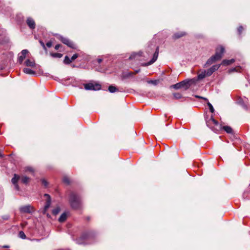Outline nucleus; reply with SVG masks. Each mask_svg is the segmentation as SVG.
Wrapping results in <instances>:
<instances>
[{
	"label": "nucleus",
	"instance_id": "f257e3e1",
	"mask_svg": "<svg viewBox=\"0 0 250 250\" xmlns=\"http://www.w3.org/2000/svg\"><path fill=\"white\" fill-rule=\"evenodd\" d=\"M195 80L194 79L185 80L180 83H177L171 86V87L178 89L180 88H184L185 90H187L189 88L191 84L194 83Z\"/></svg>",
	"mask_w": 250,
	"mask_h": 250
},
{
	"label": "nucleus",
	"instance_id": "f03ea898",
	"mask_svg": "<svg viewBox=\"0 0 250 250\" xmlns=\"http://www.w3.org/2000/svg\"><path fill=\"white\" fill-rule=\"evenodd\" d=\"M69 202L73 208L77 209L80 208L81 205V200L80 197L75 193L72 192L70 194Z\"/></svg>",
	"mask_w": 250,
	"mask_h": 250
},
{
	"label": "nucleus",
	"instance_id": "7ed1b4c3",
	"mask_svg": "<svg viewBox=\"0 0 250 250\" xmlns=\"http://www.w3.org/2000/svg\"><path fill=\"white\" fill-rule=\"evenodd\" d=\"M211 122L213 124L216 126L217 128L216 130H218L221 129H223L226 132L228 133H231L232 132V128L229 126H222L221 125H219L218 123L215 121L214 119H211Z\"/></svg>",
	"mask_w": 250,
	"mask_h": 250
},
{
	"label": "nucleus",
	"instance_id": "20e7f679",
	"mask_svg": "<svg viewBox=\"0 0 250 250\" xmlns=\"http://www.w3.org/2000/svg\"><path fill=\"white\" fill-rule=\"evenodd\" d=\"M85 89L87 90H98L101 88V85L98 83H88L84 84Z\"/></svg>",
	"mask_w": 250,
	"mask_h": 250
},
{
	"label": "nucleus",
	"instance_id": "39448f33",
	"mask_svg": "<svg viewBox=\"0 0 250 250\" xmlns=\"http://www.w3.org/2000/svg\"><path fill=\"white\" fill-rule=\"evenodd\" d=\"M224 51V47H223L222 46H220L216 48L215 54L214 55H213V56L217 61H218L220 60L222 57Z\"/></svg>",
	"mask_w": 250,
	"mask_h": 250
},
{
	"label": "nucleus",
	"instance_id": "423d86ee",
	"mask_svg": "<svg viewBox=\"0 0 250 250\" xmlns=\"http://www.w3.org/2000/svg\"><path fill=\"white\" fill-rule=\"evenodd\" d=\"M58 38L62 42H63L64 44L67 45L69 47L72 48H76V45L69 39L67 38L63 37L61 35L58 36Z\"/></svg>",
	"mask_w": 250,
	"mask_h": 250
},
{
	"label": "nucleus",
	"instance_id": "0eeeda50",
	"mask_svg": "<svg viewBox=\"0 0 250 250\" xmlns=\"http://www.w3.org/2000/svg\"><path fill=\"white\" fill-rule=\"evenodd\" d=\"M19 210L21 213H31L33 211V208L28 205L20 207Z\"/></svg>",
	"mask_w": 250,
	"mask_h": 250
},
{
	"label": "nucleus",
	"instance_id": "6e6552de",
	"mask_svg": "<svg viewBox=\"0 0 250 250\" xmlns=\"http://www.w3.org/2000/svg\"><path fill=\"white\" fill-rule=\"evenodd\" d=\"M29 53L27 49H24L21 51V53L18 55V62L20 64H21L23 60L25 58L26 55Z\"/></svg>",
	"mask_w": 250,
	"mask_h": 250
},
{
	"label": "nucleus",
	"instance_id": "1a4fd4ad",
	"mask_svg": "<svg viewBox=\"0 0 250 250\" xmlns=\"http://www.w3.org/2000/svg\"><path fill=\"white\" fill-rule=\"evenodd\" d=\"M158 51H159V48H158V47H157L156 50L153 55L152 59L147 63H145L142 64V65L143 66H148V65H151L152 63H153L157 59V58L158 56Z\"/></svg>",
	"mask_w": 250,
	"mask_h": 250
},
{
	"label": "nucleus",
	"instance_id": "9d476101",
	"mask_svg": "<svg viewBox=\"0 0 250 250\" xmlns=\"http://www.w3.org/2000/svg\"><path fill=\"white\" fill-rule=\"evenodd\" d=\"M20 178H21V177L19 175H17L16 174H14V177L12 178V179L11 180L12 183L15 186V188L16 190H20V187L18 186L17 183H18V181L20 180Z\"/></svg>",
	"mask_w": 250,
	"mask_h": 250
},
{
	"label": "nucleus",
	"instance_id": "9b49d317",
	"mask_svg": "<svg viewBox=\"0 0 250 250\" xmlns=\"http://www.w3.org/2000/svg\"><path fill=\"white\" fill-rule=\"evenodd\" d=\"M221 64H215L212 66L209 69L206 71L207 76H210L214 71L218 70L220 67Z\"/></svg>",
	"mask_w": 250,
	"mask_h": 250
},
{
	"label": "nucleus",
	"instance_id": "f8f14e48",
	"mask_svg": "<svg viewBox=\"0 0 250 250\" xmlns=\"http://www.w3.org/2000/svg\"><path fill=\"white\" fill-rule=\"evenodd\" d=\"M26 22L28 26L32 29L35 28V22L33 19L31 18H28L26 21Z\"/></svg>",
	"mask_w": 250,
	"mask_h": 250
},
{
	"label": "nucleus",
	"instance_id": "ddd939ff",
	"mask_svg": "<svg viewBox=\"0 0 250 250\" xmlns=\"http://www.w3.org/2000/svg\"><path fill=\"white\" fill-rule=\"evenodd\" d=\"M24 64L27 66L34 67L36 66V63L33 59H27L25 61Z\"/></svg>",
	"mask_w": 250,
	"mask_h": 250
},
{
	"label": "nucleus",
	"instance_id": "4468645a",
	"mask_svg": "<svg viewBox=\"0 0 250 250\" xmlns=\"http://www.w3.org/2000/svg\"><path fill=\"white\" fill-rule=\"evenodd\" d=\"M44 196L46 197V204L44 206V209L46 210L50 206L51 204V198L49 194H44Z\"/></svg>",
	"mask_w": 250,
	"mask_h": 250
},
{
	"label": "nucleus",
	"instance_id": "2eb2a0df",
	"mask_svg": "<svg viewBox=\"0 0 250 250\" xmlns=\"http://www.w3.org/2000/svg\"><path fill=\"white\" fill-rule=\"evenodd\" d=\"M216 61L217 60L214 58V57L213 56H212L210 58H209L208 60L206 63L204 65V67H207Z\"/></svg>",
	"mask_w": 250,
	"mask_h": 250
},
{
	"label": "nucleus",
	"instance_id": "dca6fc26",
	"mask_svg": "<svg viewBox=\"0 0 250 250\" xmlns=\"http://www.w3.org/2000/svg\"><path fill=\"white\" fill-rule=\"evenodd\" d=\"M235 62V59H232L230 60H224L222 62L221 64L223 65H229L232 63H233Z\"/></svg>",
	"mask_w": 250,
	"mask_h": 250
},
{
	"label": "nucleus",
	"instance_id": "f3484780",
	"mask_svg": "<svg viewBox=\"0 0 250 250\" xmlns=\"http://www.w3.org/2000/svg\"><path fill=\"white\" fill-rule=\"evenodd\" d=\"M185 35L186 33L184 32H177L173 35V38H174L175 39H177L185 36Z\"/></svg>",
	"mask_w": 250,
	"mask_h": 250
},
{
	"label": "nucleus",
	"instance_id": "a211bd4d",
	"mask_svg": "<svg viewBox=\"0 0 250 250\" xmlns=\"http://www.w3.org/2000/svg\"><path fill=\"white\" fill-rule=\"evenodd\" d=\"M24 73L30 74V75H34L35 74V72L34 71L31 70L30 68H24L23 70Z\"/></svg>",
	"mask_w": 250,
	"mask_h": 250
},
{
	"label": "nucleus",
	"instance_id": "6ab92c4d",
	"mask_svg": "<svg viewBox=\"0 0 250 250\" xmlns=\"http://www.w3.org/2000/svg\"><path fill=\"white\" fill-rule=\"evenodd\" d=\"M142 52H140L139 53H133L129 57V59L132 60L133 59H135L137 56H142Z\"/></svg>",
	"mask_w": 250,
	"mask_h": 250
},
{
	"label": "nucleus",
	"instance_id": "aec40b11",
	"mask_svg": "<svg viewBox=\"0 0 250 250\" xmlns=\"http://www.w3.org/2000/svg\"><path fill=\"white\" fill-rule=\"evenodd\" d=\"M108 90L110 93H114L119 91L117 87L113 85H110L108 87Z\"/></svg>",
	"mask_w": 250,
	"mask_h": 250
},
{
	"label": "nucleus",
	"instance_id": "412c9836",
	"mask_svg": "<svg viewBox=\"0 0 250 250\" xmlns=\"http://www.w3.org/2000/svg\"><path fill=\"white\" fill-rule=\"evenodd\" d=\"M66 218V214L65 213H63L59 218V221L60 222H63L65 221Z\"/></svg>",
	"mask_w": 250,
	"mask_h": 250
},
{
	"label": "nucleus",
	"instance_id": "4be33fe9",
	"mask_svg": "<svg viewBox=\"0 0 250 250\" xmlns=\"http://www.w3.org/2000/svg\"><path fill=\"white\" fill-rule=\"evenodd\" d=\"M206 73L207 72L206 71L202 72L198 75V79L199 80L203 79L207 76Z\"/></svg>",
	"mask_w": 250,
	"mask_h": 250
},
{
	"label": "nucleus",
	"instance_id": "5701e85b",
	"mask_svg": "<svg viewBox=\"0 0 250 250\" xmlns=\"http://www.w3.org/2000/svg\"><path fill=\"white\" fill-rule=\"evenodd\" d=\"M50 55L53 58H61L62 56V54L58 53H52L50 54Z\"/></svg>",
	"mask_w": 250,
	"mask_h": 250
},
{
	"label": "nucleus",
	"instance_id": "b1692460",
	"mask_svg": "<svg viewBox=\"0 0 250 250\" xmlns=\"http://www.w3.org/2000/svg\"><path fill=\"white\" fill-rule=\"evenodd\" d=\"M22 183L23 184H27L29 181V178L27 176H23L21 178Z\"/></svg>",
	"mask_w": 250,
	"mask_h": 250
},
{
	"label": "nucleus",
	"instance_id": "393cba45",
	"mask_svg": "<svg viewBox=\"0 0 250 250\" xmlns=\"http://www.w3.org/2000/svg\"><path fill=\"white\" fill-rule=\"evenodd\" d=\"M63 62L65 64H68L72 62V61L67 56H66L64 57Z\"/></svg>",
	"mask_w": 250,
	"mask_h": 250
},
{
	"label": "nucleus",
	"instance_id": "a878e982",
	"mask_svg": "<svg viewBox=\"0 0 250 250\" xmlns=\"http://www.w3.org/2000/svg\"><path fill=\"white\" fill-rule=\"evenodd\" d=\"M60 211V208L58 207L56 208H54V209H53L52 213L54 215H56L58 214Z\"/></svg>",
	"mask_w": 250,
	"mask_h": 250
},
{
	"label": "nucleus",
	"instance_id": "bb28decb",
	"mask_svg": "<svg viewBox=\"0 0 250 250\" xmlns=\"http://www.w3.org/2000/svg\"><path fill=\"white\" fill-rule=\"evenodd\" d=\"M173 95L175 99H179L182 98V95L180 93H174Z\"/></svg>",
	"mask_w": 250,
	"mask_h": 250
},
{
	"label": "nucleus",
	"instance_id": "cd10ccee",
	"mask_svg": "<svg viewBox=\"0 0 250 250\" xmlns=\"http://www.w3.org/2000/svg\"><path fill=\"white\" fill-rule=\"evenodd\" d=\"M63 182L64 183H65V184H66L68 185V184H69V183H70V180H69V178H68V177H66V176H64V177L63 178Z\"/></svg>",
	"mask_w": 250,
	"mask_h": 250
},
{
	"label": "nucleus",
	"instance_id": "c85d7f7f",
	"mask_svg": "<svg viewBox=\"0 0 250 250\" xmlns=\"http://www.w3.org/2000/svg\"><path fill=\"white\" fill-rule=\"evenodd\" d=\"M208 105L209 107V110L210 111V112L213 113L214 111V109L212 105V104L209 102H208Z\"/></svg>",
	"mask_w": 250,
	"mask_h": 250
},
{
	"label": "nucleus",
	"instance_id": "c756f323",
	"mask_svg": "<svg viewBox=\"0 0 250 250\" xmlns=\"http://www.w3.org/2000/svg\"><path fill=\"white\" fill-rule=\"evenodd\" d=\"M19 236L20 237L22 238V239H25L26 238V235L25 234H24V233L22 231H21L20 232H19Z\"/></svg>",
	"mask_w": 250,
	"mask_h": 250
},
{
	"label": "nucleus",
	"instance_id": "7c9ffc66",
	"mask_svg": "<svg viewBox=\"0 0 250 250\" xmlns=\"http://www.w3.org/2000/svg\"><path fill=\"white\" fill-rule=\"evenodd\" d=\"M148 83H152L154 85H156L157 84V81L156 80H150L147 82Z\"/></svg>",
	"mask_w": 250,
	"mask_h": 250
},
{
	"label": "nucleus",
	"instance_id": "2f4dec72",
	"mask_svg": "<svg viewBox=\"0 0 250 250\" xmlns=\"http://www.w3.org/2000/svg\"><path fill=\"white\" fill-rule=\"evenodd\" d=\"M78 57V55L77 54H74L71 58V60L72 61L75 60L76 59H77Z\"/></svg>",
	"mask_w": 250,
	"mask_h": 250
},
{
	"label": "nucleus",
	"instance_id": "473e14b6",
	"mask_svg": "<svg viewBox=\"0 0 250 250\" xmlns=\"http://www.w3.org/2000/svg\"><path fill=\"white\" fill-rule=\"evenodd\" d=\"M243 30V27L242 26H240L238 28V32L239 34H241L242 30Z\"/></svg>",
	"mask_w": 250,
	"mask_h": 250
},
{
	"label": "nucleus",
	"instance_id": "72a5a7b5",
	"mask_svg": "<svg viewBox=\"0 0 250 250\" xmlns=\"http://www.w3.org/2000/svg\"><path fill=\"white\" fill-rule=\"evenodd\" d=\"M42 184H43L45 187H46V186H47L48 183H47V181H46V180H45L43 179V180H42Z\"/></svg>",
	"mask_w": 250,
	"mask_h": 250
},
{
	"label": "nucleus",
	"instance_id": "f704fd0d",
	"mask_svg": "<svg viewBox=\"0 0 250 250\" xmlns=\"http://www.w3.org/2000/svg\"><path fill=\"white\" fill-rule=\"evenodd\" d=\"M46 45L48 47H51V46H52V42H48L46 43Z\"/></svg>",
	"mask_w": 250,
	"mask_h": 250
},
{
	"label": "nucleus",
	"instance_id": "c9c22d12",
	"mask_svg": "<svg viewBox=\"0 0 250 250\" xmlns=\"http://www.w3.org/2000/svg\"><path fill=\"white\" fill-rule=\"evenodd\" d=\"M195 97H196V98H200V99H204V100H205V101H208V99H207L206 98H204V97H201V96H197V95L195 96Z\"/></svg>",
	"mask_w": 250,
	"mask_h": 250
},
{
	"label": "nucleus",
	"instance_id": "e433bc0d",
	"mask_svg": "<svg viewBox=\"0 0 250 250\" xmlns=\"http://www.w3.org/2000/svg\"><path fill=\"white\" fill-rule=\"evenodd\" d=\"M26 171H33V169L32 167H28L26 168Z\"/></svg>",
	"mask_w": 250,
	"mask_h": 250
},
{
	"label": "nucleus",
	"instance_id": "4c0bfd02",
	"mask_svg": "<svg viewBox=\"0 0 250 250\" xmlns=\"http://www.w3.org/2000/svg\"><path fill=\"white\" fill-rule=\"evenodd\" d=\"M234 71H237L236 68H232L229 70V72H234Z\"/></svg>",
	"mask_w": 250,
	"mask_h": 250
},
{
	"label": "nucleus",
	"instance_id": "58836bf2",
	"mask_svg": "<svg viewBox=\"0 0 250 250\" xmlns=\"http://www.w3.org/2000/svg\"><path fill=\"white\" fill-rule=\"evenodd\" d=\"M40 43H41V44L42 45V46L43 47V49H46V47H45V46L44 43L42 41H40Z\"/></svg>",
	"mask_w": 250,
	"mask_h": 250
},
{
	"label": "nucleus",
	"instance_id": "ea45409f",
	"mask_svg": "<svg viewBox=\"0 0 250 250\" xmlns=\"http://www.w3.org/2000/svg\"><path fill=\"white\" fill-rule=\"evenodd\" d=\"M60 46H61V45H60V44H57V45H55V49L56 50H58V49L60 47Z\"/></svg>",
	"mask_w": 250,
	"mask_h": 250
},
{
	"label": "nucleus",
	"instance_id": "a19ab883",
	"mask_svg": "<svg viewBox=\"0 0 250 250\" xmlns=\"http://www.w3.org/2000/svg\"><path fill=\"white\" fill-rule=\"evenodd\" d=\"M97 61H98V63H100L102 62V59H98Z\"/></svg>",
	"mask_w": 250,
	"mask_h": 250
},
{
	"label": "nucleus",
	"instance_id": "79ce46f5",
	"mask_svg": "<svg viewBox=\"0 0 250 250\" xmlns=\"http://www.w3.org/2000/svg\"><path fill=\"white\" fill-rule=\"evenodd\" d=\"M9 218V216L6 215L3 217V219H8Z\"/></svg>",
	"mask_w": 250,
	"mask_h": 250
},
{
	"label": "nucleus",
	"instance_id": "37998d69",
	"mask_svg": "<svg viewBox=\"0 0 250 250\" xmlns=\"http://www.w3.org/2000/svg\"><path fill=\"white\" fill-rule=\"evenodd\" d=\"M3 248H8L9 247L8 246L5 245L2 247Z\"/></svg>",
	"mask_w": 250,
	"mask_h": 250
},
{
	"label": "nucleus",
	"instance_id": "c03bdc74",
	"mask_svg": "<svg viewBox=\"0 0 250 250\" xmlns=\"http://www.w3.org/2000/svg\"><path fill=\"white\" fill-rule=\"evenodd\" d=\"M3 155L0 152V157H3Z\"/></svg>",
	"mask_w": 250,
	"mask_h": 250
},
{
	"label": "nucleus",
	"instance_id": "a18cd8bd",
	"mask_svg": "<svg viewBox=\"0 0 250 250\" xmlns=\"http://www.w3.org/2000/svg\"><path fill=\"white\" fill-rule=\"evenodd\" d=\"M139 71H140V70L139 69V70H136L135 72L136 73H138Z\"/></svg>",
	"mask_w": 250,
	"mask_h": 250
}]
</instances>
